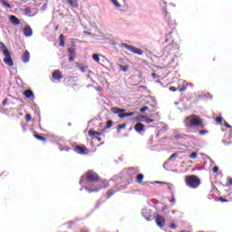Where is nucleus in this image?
Instances as JSON below:
<instances>
[{
  "label": "nucleus",
  "instance_id": "obj_1",
  "mask_svg": "<svg viewBox=\"0 0 232 232\" xmlns=\"http://www.w3.org/2000/svg\"><path fill=\"white\" fill-rule=\"evenodd\" d=\"M80 184L82 186L80 191L85 189L88 193H97V191H101L102 188H108V186H110V184L100 180L99 175L93 171H88L86 176H82ZM82 184L84 186H82Z\"/></svg>",
  "mask_w": 232,
  "mask_h": 232
},
{
  "label": "nucleus",
  "instance_id": "obj_2",
  "mask_svg": "<svg viewBox=\"0 0 232 232\" xmlns=\"http://www.w3.org/2000/svg\"><path fill=\"white\" fill-rule=\"evenodd\" d=\"M186 128H195L202 124V118L197 115H190L184 121Z\"/></svg>",
  "mask_w": 232,
  "mask_h": 232
},
{
  "label": "nucleus",
  "instance_id": "obj_3",
  "mask_svg": "<svg viewBox=\"0 0 232 232\" xmlns=\"http://www.w3.org/2000/svg\"><path fill=\"white\" fill-rule=\"evenodd\" d=\"M185 183L188 188L191 189H197L200 186V179L195 175L187 176L185 178Z\"/></svg>",
  "mask_w": 232,
  "mask_h": 232
},
{
  "label": "nucleus",
  "instance_id": "obj_4",
  "mask_svg": "<svg viewBox=\"0 0 232 232\" xmlns=\"http://www.w3.org/2000/svg\"><path fill=\"white\" fill-rule=\"evenodd\" d=\"M111 113H115L116 115H118L119 119H124L126 117H130V113L129 112H124V111H126V110H124V109L112 107L111 109Z\"/></svg>",
  "mask_w": 232,
  "mask_h": 232
},
{
  "label": "nucleus",
  "instance_id": "obj_5",
  "mask_svg": "<svg viewBox=\"0 0 232 232\" xmlns=\"http://www.w3.org/2000/svg\"><path fill=\"white\" fill-rule=\"evenodd\" d=\"M141 215L145 219L150 222L151 220V210L148 208L141 209Z\"/></svg>",
  "mask_w": 232,
  "mask_h": 232
},
{
  "label": "nucleus",
  "instance_id": "obj_6",
  "mask_svg": "<svg viewBox=\"0 0 232 232\" xmlns=\"http://www.w3.org/2000/svg\"><path fill=\"white\" fill-rule=\"evenodd\" d=\"M24 35L25 37H32V35H34V31L32 30V27H30V25H25L24 27Z\"/></svg>",
  "mask_w": 232,
  "mask_h": 232
},
{
  "label": "nucleus",
  "instance_id": "obj_7",
  "mask_svg": "<svg viewBox=\"0 0 232 232\" xmlns=\"http://www.w3.org/2000/svg\"><path fill=\"white\" fill-rule=\"evenodd\" d=\"M75 153H78V155H86V151H88V149L86 147L82 146H76L74 148Z\"/></svg>",
  "mask_w": 232,
  "mask_h": 232
},
{
  "label": "nucleus",
  "instance_id": "obj_8",
  "mask_svg": "<svg viewBox=\"0 0 232 232\" xmlns=\"http://www.w3.org/2000/svg\"><path fill=\"white\" fill-rule=\"evenodd\" d=\"M156 224L159 227H164V224H166V219L162 216H157Z\"/></svg>",
  "mask_w": 232,
  "mask_h": 232
},
{
  "label": "nucleus",
  "instance_id": "obj_9",
  "mask_svg": "<svg viewBox=\"0 0 232 232\" xmlns=\"http://www.w3.org/2000/svg\"><path fill=\"white\" fill-rule=\"evenodd\" d=\"M53 79L54 81H57V82L61 81V79H63V75L61 74V71H59V70L54 71L53 72Z\"/></svg>",
  "mask_w": 232,
  "mask_h": 232
},
{
  "label": "nucleus",
  "instance_id": "obj_10",
  "mask_svg": "<svg viewBox=\"0 0 232 232\" xmlns=\"http://www.w3.org/2000/svg\"><path fill=\"white\" fill-rule=\"evenodd\" d=\"M134 130L135 131H137L138 133H140L142 131H145L144 130V124L140 123V122H138L135 124L134 126Z\"/></svg>",
  "mask_w": 232,
  "mask_h": 232
},
{
  "label": "nucleus",
  "instance_id": "obj_11",
  "mask_svg": "<svg viewBox=\"0 0 232 232\" xmlns=\"http://www.w3.org/2000/svg\"><path fill=\"white\" fill-rule=\"evenodd\" d=\"M9 21L14 25L21 24V20H19L15 15H10Z\"/></svg>",
  "mask_w": 232,
  "mask_h": 232
},
{
  "label": "nucleus",
  "instance_id": "obj_12",
  "mask_svg": "<svg viewBox=\"0 0 232 232\" xmlns=\"http://www.w3.org/2000/svg\"><path fill=\"white\" fill-rule=\"evenodd\" d=\"M130 52L131 53H136V55H142V53H144V51H142V49L134 46L130 48Z\"/></svg>",
  "mask_w": 232,
  "mask_h": 232
},
{
  "label": "nucleus",
  "instance_id": "obj_13",
  "mask_svg": "<svg viewBox=\"0 0 232 232\" xmlns=\"http://www.w3.org/2000/svg\"><path fill=\"white\" fill-rule=\"evenodd\" d=\"M67 3L72 8H78L79 7V2L78 0H67Z\"/></svg>",
  "mask_w": 232,
  "mask_h": 232
},
{
  "label": "nucleus",
  "instance_id": "obj_14",
  "mask_svg": "<svg viewBox=\"0 0 232 232\" xmlns=\"http://www.w3.org/2000/svg\"><path fill=\"white\" fill-rule=\"evenodd\" d=\"M0 44H2L3 53H4L5 57V58L11 57L10 51H8V49L6 48V45H5L3 43H0Z\"/></svg>",
  "mask_w": 232,
  "mask_h": 232
},
{
  "label": "nucleus",
  "instance_id": "obj_15",
  "mask_svg": "<svg viewBox=\"0 0 232 232\" xmlns=\"http://www.w3.org/2000/svg\"><path fill=\"white\" fill-rule=\"evenodd\" d=\"M23 63H30V53L28 51L24 53Z\"/></svg>",
  "mask_w": 232,
  "mask_h": 232
},
{
  "label": "nucleus",
  "instance_id": "obj_16",
  "mask_svg": "<svg viewBox=\"0 0 232 232\" xmlns=\"http://www.w3.org/2000/svg\"><path fill=\"white\" fill-rule=\"evenodd\" d=\"M76 68L82 72V73H86V70H88L87 66L82 65V63H76Z\"/></svg>",
  "mask_w": 232,
  "mask_h": 232
},
{
  "label": "nucleus",
  "instance_id": "obj_17",
  "mask_svg": "<svg viewBox=\"0 0 232 232\" xmlns=\"http://www.w3.org/2000/svg\"><path fill=\"white\" fill-rule=\"evenodd\" d=\"M4 63L7 65V66H14V61L12 60V57L9 56L7 58L4 59Z\"/></svg>",
  "mask_w": 232,
  "mask_h": 232
},
{
  "label": "nucleus",
  "instance_id": "obj_18",
  "mask_svg": "<svg viewBox=\"0 0 232 232\" xmlns=\"http://www.w3.org/2000/svg\"><path fill=\"white\" fill-rule=\"evenodd\" d=\"M24 15H27V17H34L35 14H32V8L26 7L24 9Z\"/></svg>",
  "mask_w": 232,
  "mask_h": 232
},
{
  "label": "nucleus",
  "instance_id": "obj_19",
  "mask_svg": "<svg viewBox=\"0 0 232 232\" xmlns=\"http://www.w3.org/2000/svg\"><path fill=\"white\" fill-rule=\"evenodd\" d=\"M140 122H147V124H150L151 122H154L153 119L146 118V116H141L140 119Z\"/></svg>",
  "mask_w": 232,
  "mask_h": 232
},
{
  "label": "nucleus",
  "instance_id": "obj_20",
  "mask_svg": "<svg viewBox=\"0 0 232 232\" xmlns=\"http://www.w3.org/2000/svg\"><path fill=\"white\" fill-rule=\"evenodd\" d=\"M24 95L26 99H31V97H34V92L32 90H26L24 92Z\"/></svg>",
  "mask_w": 232,
  "mask_h": 232
},
{
  "label": "nucleus",
  "instance_id": "obj_21",
  "mask_svg": "<svg viewBox=\"0 0 232 232\" xmlns=\"http://www.w3.org/2000/svg\"><path fill=\"white\" fill-rule=\"evenodd\" d=\"M136 180L138 184H142V180H144V174H138L136 177Z\"/></svg>",
  "mask_w": 232,
  "mask_h": 232
},
{
  "label": "nucleus",
  "instance_id": "obj_22",
  "mask_svg": "<svg viewBox=\"0 0 232 232\" xmlns=\"http://www.w3.org/2000/svg\"><path fill=\"white\" fill-rule=\"evenodd\" d=\"M120 48H125V50H129V52H130L132 46L128 44H121Z\"/></svg>",
  "mask_w": 232,
  "mask_h": 232
},
{
  "label": "nucleus",
  "instance_id": "obj_23",
  "mask_svg": "<svg viewBox=\"0 0 232 232\" xmlns=\"http://www.w3.org/2000/svg\"><path fill=\"white\" fill-rule=\"evenodd\" d=\"M1 5H3V6H5V8H12V5L8 4V2H5V0H0Z\"/></svg>",
  "mask_w": 232,
  "mask_h": 232
},
{
  "label": "nucleus",
  "instance_id": "obj_24",
  "mask_svg": "<svg viewBox=\"0 0 232 232\" xmlns=\"http://www.w3.org/2000/svg\"><path fill=\"white\" fill-rule=\"evenodd\" d=\"M96 135H101V132L95 131V130H89V136L90 137H96Z\"/></svg>",
  "mask_w": 232,
  "mask_h": 232
},
{
  "label": "nucleus",
  "instance_id": "obj_25",
  "mask_svg": "<svg viewBox=\"0 0 232 232\" xmlns=\"http://www.w3.org/2000/svg\"><path fill=\"white\" fill-rule=\"evenodd\" d=\"M34 137L36 138L37 140H41L42 142H46V138H44L43 136H39L38 134H34Z\"/></svg>",
  "mask_w": 232,
  "mask_h": 232
},
{
  "label": "nucleus",
  "instance_id": "obj_26",
  "mask_svg": "<svg viewBox=\"0 0 232 232\" xmlns=\"http://www.w3.org/2000/svg\"><path fill=\"white\" fill-rule=\"evenodd\" d=\"M188 158H190L192 160L198 159V152H197V151L192 152L190 155H188Z\"/></svg>",
  "mask_w": 232,
  "mask_h": 232
},
{
  "label": "nucleus",
  "instance_id": "obj_27",
  "mask_svg": "<svg viewBox=\"0 0 232 232\" xmlns=\"http://www.w3.org/2000/svg\"><path fill=\"white\" fill-rule=\"evenodd\" d=\"M68 52H69V55H70V56L75 57V49H73V48H69V49H68Z\"/></svg>",
  "mask_w": 232,
  "mask_h": 232
},
{
  "label": "nucleus",
  "instance_id": "obj_28",
  "mask_svg": "<svg viewBox=\"0 0 232 232\" xmlns=\"http://www.w3.org/2000/svg\"><path fill=\"white\" fill-rule=\"evenodd\" d=\"M92 59H93V61H95V63H99V61H101V58L99 57V55L97 53H94L92 55Z\"/></svg>",
  "mask_w": 232,
  "mask_h": 232
},
{
  "label": "nucleus",
  "instance_id": "obj_29",
  "mask_svg": "<svg viewBox=\"0 0 232 232\" xmlns=\"http://www.w3.org/2000/svg\"><path fill=\"white\" fill-rule=\"evenodd\" d=\"M116 8H121V4L117 0H111Z\"/></svg>",
  "mask_w": 232,
  "mask_h": 232
},
{
  "label": "nucleus",
  "instance_id": "obj_30",
  "mask_svg": "<svg viewBox=\"0 0 232 232\" xmlns=\"http://www.w3.org/2000/svg\"><path fill=\"white\" fill-rule=\"evenodd\" d=\"M60 46H64V35H60Z\"/></svg>",
  "mask_w": 232,
  "mask_h": 232
},
{
  "label": "nucleus",
  "instance_id": "obj_31",
  "mask_svg": "<svg viewBox=\"0 0 232 232\" xmlns=\"http://www.w3.org/2000/svg\"><path fill=\"white\" fill-rule=\"evenodd\" d=\"M51 139L54 140V142H61L62 139L59 136H51Z\"/></svg>",
  "mask_w": 232,
  "mask_h": 232
},
{
  "label": "nucleus",
  "instance_id": "obj_32",
  "mask_svg": "<svg viewBox=\"0 0 232 232\" xmlns=\"http://www.w3.org/2000/svg\"><path fill=\"white\" fill-rule=\"evenodd\" d=\"M165 19H166L167 23H169V20L171 19L169 13L165 12Z\"/></svg>",
  "mask_w": 232,
  "mask_h": 232
},
{
  "label": "nucleus",
  "instance_id": "obj_33",
  "mask_svg": "<svg viewBox=\"0 0 232 232\" xmlns=\"http://www.w3.org/2000/svg\"><path fill=\"white\" fill-rule=\"evenodd\" d=\"M128 65H120V69L121 72H128Z\"/></svg>",
  "mask_w": 232,
  "mask_h": 232
},
{
  "label": "nucleus",
  "instance_id": "obj_34",
  "mask_svg": "<svg viewBox=\"0 0 232 232\" xmlns=\"http://www.w3.org/2000/svg\"><path fill=\"white\" fill-rule=\"evenodd\" d=\"M111 126H113V121H108L107 124H106V129H110L111 128Z\"/></svg>",
  "mask_w": 232,
  "mask_h": 232
},
{
  "label": "nucleus",
  "instance_id": "obj_35",
  "mask_svg": "<svg viewBox=\"0 0 232 232\" xmlns=\"http://www.w3.org/2000/svg\"><path fill=\"white\" fill-rule=\"evenodd\" d=\"M209 131L208 130H199V135H208Z\"/></svg>",
  "mask_w": 232,
  "mask_h": 232
},
{
  "label": "nucleus",
  "instance_id": "obj_36",
  "mask_svg": "<svg viewBox=\"0 0 232 232\" xmlns=\"http://www.w3.org/2000/svg\"><path fill=\"white\" fill-rule=\"evenodd\" d=\"M177 157H179V154H178V153H173V154L169 157V160H173V159H175V158H177Z\"/></svg>",
  "mask_w": 232,
  "mask_h": 232
},
{
  "label": "nucleus",
  "instance_id": "obj_37",
  "mask_svg": "<svg viewBox=\"0 0 232 232\" xmlns=\"http://www.w3.org/2000/svg\"><path fill=\"white\" fill-rule=\"evenodd\" d=\"M25 119L27 122H30V121H32V115L26 114Z\"/></svg>",
  "mask_w": 232,
  "mask_h": 232
},
{
  "label": "nucleus",
  "instance_id": "obj_38",
  "mask_svg": "<svg viewBox=\"0 0 232 232\" xmlns=\"http://www.w3.org/2000/svg\"><path fill=\"white\" fill-rule=\"evenodd\" d=\"M60 151H70V148L68 147L60 148Z\"/></svg>",
  "mask_w": 232,
  "mask_h": 232
},
{
  "label": "nucleus",
  "instance_id": "obj_39",
  "mask_svg": "<svg viewBox=\"0 0 232 232\" xmlns=\"http://www.w3.org/2000/svg\"><path fill=\"white\" fill-rule=\"evenodd\" d=\"M216 122H217L218 124H222V118H221V117H218V118L216 119Z\"/></svg>",
  "mask_w": 232,
  "mask_h": 232
},
{
  "label": "nucleus",
  "instance_id": "obj_40",
  "mask_svg": "<svg viewBox=\"0 0 232 232\" xmlns=\"http://www.w3.org/2000/svg\"><path fill=\"white\" fill-rule=\"evenodd\" d=\"M147 110H148V106H144V107H142V108L140 110V111H141V113H144V111H147Z\"/></svg>",
  "mask_w": 232,
  "mask_h": 232
},
{
  "label": "nucleus",
  "instance_id": "obj_41",
  "mask_svg": "<svg viewBox=\"0 0 232 232\" xmlns=\"http://www.w3.org/2000/svg\"><path fill=\"white\" fill-rule=\"evenodd\" d=\"M124 128H126V123H122V124L119 125L120 130H124Z\"/></svg>",
  "mask_w": 232,
  "mask_h": 232
},
{
  "label": "nucleus",
  "instance_id": "obj_42",
  "mask_svg": "<svg viewBox=\"0 0 232 232\" xmlns=\"http://www.w3.org/2000/svg\"><path fill=\"white\" fill-rule=\"evenodd\" d=\"M151 184H154V181L153 182H150V181L144 182L143 186H151Z\"/></svg>",
  "mask_w": 232,
  "mask_h": 232
},
{
  "label": "nucleus",
  "instance_id": "obj_43",
  "mask_svg": "<svg viewBox=\"0 0 232 232\" xmlns=\"http://www.w3.org/2000/svg\"><path fill=\"white\" fill-rule=\"evenodd\" d=\"M169 227H170V229H177V225L172 223L169 225Z\"/></svg>",
  "mask_w": 232,
  "mask_h": 232
},
{
  "label": "nucleus",
  "instance_id": "obj_44",
  "mask_svg": "<svg viewBox=\"0 0 232 232\" xmlns=\"http://www.w3.org/2000/svg\"><path fill=\"white\" fill-rule=\"evenodd\" d=\"M167 186H168L169 191H171L173 189V185L167 183Z\"/></svg>",
  "mask_w": 232,
  "mask_h": 232
},
{
  "label": "nucleus",
  "instance_id": "obj_45",
  "mask_svg": "<svg viewBox=\"0 0 232 232\" xmlns=\"http://www.w3.org/2000/svg\"><path fill=\"white\" fill-rule=\"evenodd\" d=\"M213 171H214V173H218V167H214L213 168Z\"/></svg>",
  "mask_w": 232,
  "mask_h": 232
},
{
  "label": "nucleus",
  "instance_id": "obj_46",
  "mask_svg": "<svg viewBox=\"0 0 232 232\" xmlns=\"http://www.w3.org/2000/svg\"><path fill=\"white\" fill-rule=\"evenodd\" d=\"M154 184H168L164 181H154Z\"/></svg>",
  "mask_w": 232,
  "mask_h": 232
},
{
  "label": "nucleus",
  "instance_id": "obj_47",
  "mask_svg": "<svg viewBox=\"0 0 232 232\" xmlns=\"http://www.w3.org/2000/svg\"><path fill=\"white\" fill-rule=\"evenodd\" d=\"M169 92H177V88L175 87H169Z\"/></svg>",
  "mask_w": 232,
  "mask_h": 232
},
{
  "label": "nucleus",
  "instance_id": "obj_48",
  "mask_svg": "<svg viewBox=\"0 0 232 232\" xmlns=\"http://www.w3.org/2000/svg\"><path fill=\"white\" fill-rule=\"evenodd\" d=\"M75 59V56H70L69 57V62L72 63V61H74Z\"/></svg>",
  "mask_w": 232,
  "mask_h": 232
},
{
  "label": "nucleus",
  "instance_id": "obj_49",
  "mask_svg": "<svg viewBox=\"0 0 232 232\" xmlns=\"http://www.w3.org/2000/svg\"><path fill=\"white\" fill-rule=\"evenodd\" d=\"M225 126H226L227 128H232V126H231L229 123H227V121H225Z\"/></svg>",
  "mask_w": 232,
  "mask_h": 232
},
{
  "label": "nucleus",
  "instance_id": "obj_50",
  "mask_svg": "<svg viewBox=\"0 0 232 232\" xmlns=\"http://www.w3.org/2000/svg\"><path fill=\"white\" fill-rule=\"evenodd\" d=\"M6 102H8V99H5L3 102V106H6Z\"/></svg>",
  "mask_w": 232,
  "mask_h": 232
},
{
  "label": "nucleus",
  "instance_id": "obj_51",
  "mask_svg": "<svg viewBox=\"0 0 232 232\" xmlns=\"http://www.w3.org/2000/svg\"><path fill=\"white\" fill-rule=\"evenodd\" d=\"M175 139H182V135L181 134H178L175 136Z\"/></svg>",
  "mask_w": 232,
  "mask_h": 232
},
{
  "label": "nucleus",
  "instance_id": "obj_52",
  "mask_svg": "<svg viewBox=\"0 0 232 232\" xmlns=\"http://www.w3.org/2000/svg\"><path fill=\"white\" fill-rule=\"evenodd\" d=\"M96 140H98V142H101V140H102V139L101 137H95Z\"/></svg>",
  "mask_w": 232,
  "mask_h": 232
},
{
  "label": "nucleus",
  "instance_id": "obj_53",
  "mask_svg": "<svg viewBox=\"0 0 232 232\" xmlns=\"http://www.w3.org/2000/svg\"><path fill=\"white\" fill-rule=\"evenodd\" d=\"M219 200H221V202H227V199H224L223 198H219Z\"/></svg>",
  "mask_w": 232,
  "mask_h": 232
},
{
  "label": "nucleus",
  "instance_id": "obj_54",
  "mask_svg": "<svg viewBox=\"0 0 232 232\" xmlns=\"http://www.w3.org/2000/svg\"><path fill=\"white\" fill-rule=\"evenodd\" d=\"M228 139H232V130H230V132L228 134Z\"/></svg>",
  "mask_w": 232,
  "mask_h": 232
},
{
  "label": "nucleus",
  "instance_id": "obj_55",
  "mask_svg": "<svg viewBox=\"0 0 232 232\" xmlns=\"http://www.w3.org/2000/svg\"><path fill=\"white\" fill-rule=\"evenodd\" d=\"M170 202H171L172 204H175V202H176L175 198H172L170 199Z\"/></svg>",
  "mask_w": 232,
  "mask_h": 232
},
{
  "label": "nucleus",
  "instance_id": "obj_56",
  "mask_svg": "<svg viewBox=\"0 0 232 232\" xmlns=\"http://www.w3.org/2000/svg\"><path fill=\"white\" fill-rule=\"evenodd\" d=\"M179 92H186V87L180 88Z\"/></svg>",
  "mask_w": 232,
  "mask_h": 232
},
{
  "label": "nucleus",
  "instance_id": "obj_57",
  "mask_svg": "<svg viewBox=\"0 0 232 232\" xmlns=\"http://www.w3.org/2000/svg\"><path fill=\"white\" fill-rule=\"evenodd\" d=\"M152 77H153V79H157V73L153 72Z\"/></svg>",
  "mask_w": 232,
  "mask_h": 232
},
{
  "label": "nucleus",
  "instance_id": "obj_58",
  "mask_svg": "<svg viewBox=\"0 0 232 232\" xmlns=\"http://www.w3.org/2000/svg\"><path fill=\"white\" fill-rule=\"evenodd\" d=\"M135 115V112H129V117Z\"/></svg>",
  "mask_w": 232,
  "mask_h": 232
},
{
  "label": "nucleus",
  "instance_id": "obj_59",
  "mask_svg": "<svg viewBox=\"0 0 232 232\" xmlns=\"http://www.w3.org/2000/svg\"><path fill=\"white\" fill-rule=\"evenodd\" d=\"M232 185V179H230L229 180H228V186H231Z\"/></svg>",
  "mask_w": 232,
  "mask_h": 232
},
{
  "label": "nucleus",
  "instance_id": "obj_60",
  "mask_svg": "<svg viewBox=\"0 0 232 232\" xmlns=\"http://www.w3.org/2000/svg\"><path fill=\"white\" fill-rule=\"evenodd\" d=\"M187 164H193V161L192 160H188Z\"/></svg>",
  "mask_w": 232,
  "mask_h": 232
},
{
  "label": "nucleus",
  "instance_id": "obj_61",
  "mask_svg": "<svg viewBox=\"0 0 232 232\" xmlns=\"http://www.w3.org/2000/svg\"><path fill=\"white\" fill-rule=\"evenodd\" d=\"M101 90H102L101 87H97V88H96V91H97V92H101Z\"/></svg>",
  "mask_w": 232,
  "mask_h": 232
},
{
  "label": "nucleus",
  "instance_id": "obj_62",
  "mask_svg": "<svg viewBox=\"0 0 232 232\" xmlns=\"http://www.w3.org/2000/svg\"><path fill=\"white\" fill-rule=\"evenodd\" d=\"M175 213H177V210H173V211H172V214H175Z\"/></svg>",
  "mask_w": 232,
  "mask_h": 232
},
{
  "label": "nucleus",
  "instance_id": "obj_63",
  "mask_svg": "<svg viewBox=\"0 0 232 232\" xmlns=\"http://www.w3.org/2000/svg\"><path fill=\"white\" fill-rule=\"evenodd\" d=\"M43 8H44V9L46 8V5H43Z\"/></svg>",
  "mask_w": 232,
  "mask_h": 232
},
{
  "label": "nucleus",
  "instance_id": "obj_64",
  "mask_svg": "<svg viewBox=\"0 0 232 232\" xmlns=\"http://www.w3.org/2000/svg\"><path fill=\"white\" fill-rule=\"evenodd\" d=\"M173 171H174V173H177L178 170H177V169H174Z\"/></svg>",
  "mask_w": 232,
  "mask_h": 232
}]
</instances>
